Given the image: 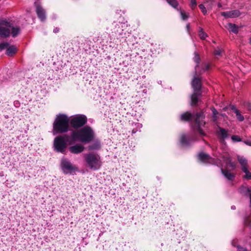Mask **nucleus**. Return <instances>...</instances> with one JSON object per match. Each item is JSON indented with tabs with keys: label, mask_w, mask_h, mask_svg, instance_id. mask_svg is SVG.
<instances>
[{
	"label": "nucleus",
	"mask_w": 251,
	"mask_h": 251,
	"mask_svg": "<svg viewBox=\"0 0 251 251\" xmlns=\"http://www.w3.org/2000/svg\"><path fill=\"white\" fill-rule=\"evenodd\" d=\"M94 138V132L89 126H85L79 130H73L70 134L71 142L80 141L84 143L91 142Z\"/></svg>",
	"instance_id": "nucleus-1"
},
{
	"label": "nucleus",
	"mask_w": 251,
	"mask_h": 251,
	"mask_svg": "<svg viewBox=\"0 0 251 251\" xmlns=\"http://www.w3.org/2000/svg\"><path fill=\"white\" fill-rule=\"evenodd\" d=\"M70 119L68 116L64 114H59L56 116L53 123V134L66 133L69 129Z\"/></svg>",
	"instance_id": "nucleus-2"
},
{
	"label": "nucleus",
	"mask_w": 251,
	"mask_h": 251,
	"mask_svg": "<svg viewBox=\"0 0 251 251\" xmlns=\"http://www.w3.org/2000/svg\"><path fill=\"white\" fill-rule=\"evenodd\" d=\"M84 158L90 169L96 170L101 167V162L99 154L95 153H87L84 155Z\"/></svg>",
	"instance_id": "nucleus-3"
},
{
	"label": "nucleus",
	"mask_w": 251,
	"mask_h": 251,
	"mask_svg": "<svg viewBox=\"0 0 251 251\" xmlns=\"http://www.w3.org/2000/svg\"><path fill=\"white\" fill-rule=\"evenodd\" d=\"M68 135L64 136L58 135L56 137L53 141L54 150L58 152L64 153L67 147L65 137H68Z\"/></svg>",
	"instance_id": "nucleus-4"
},
{
	"label": "nucleus",
	"mask_w": 251,
	"mask_h": 251,
	"mask_svg": "<svg viewBox=\"0 0 251 251\" xmlns=\"http://www.w3.org/2000/svg\"><path fill=\"white\" fill-rule=\"evenodd\" d=\"M87 121L86 116L83 114H78L75 115L70 120V124L72 127L78 129L85 125Z\"/></svg>",
	"instance_id": "nucleus-5"
},
{
	"label": "nucleus",
	"mask_w": 251,
	"mask_h": 251,
	"mask_svg": "<svg viewBox=\"0 0 251 251\" xmlns=\"http://www.w3.org/2000/svg\"><path fill=\"white\" fill-rule=\"evenodd\" d=\"M11 27H12V21L5 20H0V37L6 38L10 34Z\"/></svg>",
	"instance_id": "nucleus-6"
},
{
	"label": "nucleus",
	"mask_w": 251,
	"mask_h": 251,
	"mask_svg": "<svg viewBox=\"0 0 251 251\" xmlns=\"http://www.w3.org/2000/svg\"><path fill=\"white\" fill-rule=\"evenodd\" d=\"M191 86L194 92H201L202 80L201 75L197 71H195L191 81Z\"/></svg>",
	"instance_id": "nucleus-7"
},
{
	"label": "nucleus",
	"mask_w": 251,
	"mask_h": 251,
	"mask_svg": "<svg viewBox=\"0 0 251 251\" xmlns=\"http://www.w3.org/2000/svg\"><path fill=\"white\" fill-rule=\"evenodd\" d=\"M61 167L63 172L65 174H67L68 173L71 174L76 170V168L73 166L72 164L67 159H62Z\"/></svg>",
	"instance_id": "nucleus-8"
},
{
	"label": "nucleus",
	"mask_w": 251,
	"mask_h": 251,
	"mask_svg": "<svg viewBox=\"0 0 251 251\" xmlns=\"http://www.w3.org/2000/svg\"><path fill=\"white\" fill-rule=\"evenodd\" d=\"M34 4L36 7V12L38 18L42 22L45 21L46 19L45 10L39 3L35 2Z\"/></svg>",
	"instance_id": "nucleus-9"
},
{
	"label": "nucleus",
	"mask_w": 251,
	"mask_h": 251,
	"mask_svg": "<svg viewBox=\"0 0 251 251\" xmlns=\"http://www.w3.org/2000/svg\"><path fill=\"white\" fill-rule=\"evenodd\" d=\"M222 16L226 18H234L239 17L241 15L238 10H234L226 12H222L221 13Z\"/></svg>",
	"instance_id": "nucleus-10"
},
{
	"label": "nucleus",
	"mask_w": 251,
	"mask_h": 251,
	"mask_svg": "<svg viewBox=\"0 0 251 251\" xmlns=\"http://www.w3.org/2000/svg\"><path fill=\"white\" fill-rule=\"evenodd\" d=\"M202 92H193L191 97V105L192 106H196L200 101V98L201 96Z\"/></svg>",
	"instance_id": "nucleus-11"
},
{
	"label": "nucleus",
	"mask_w": 251,
	"mask_h": 251,
	"mask_svg": "<svg viewBox=\"0 0 251 251\" xmlns=\"http://www.w3.org/2000/svg\"><path fill=\"white\" fill-rule=\"evenodd\" d=\"M198 156L199 159L204 163H211L214 160L209 154L204 152H200Z\"/></svg>",
	"instance_id": "nucleus-12"
},
{
	"label": "nucleus",
	"mask_w": 251,
	"mask_h": 251,
	"mask_svg": "<svg viewBox=\"0 0 251 251\" xmlns=\"http://www.w3.org/2000/svg\"><path fill=\"white\" fill-rule=\"evenodd\" d=\"M85 147L80 144H77L69 148L70 151L74 154H78L84 151Z\"/></svg>",
	"instance_id": "nucleus-13"
},
{
	"label": "nucleus",
	"mask_w": 251,
	"mask_h": 251,
	"mask_svg": "<svg viewBox=\"0 0 251 251\" xmlns=\"http://www.w3.org/2000/svg\"><path fill=\"white\" fill-rule=\"evenodd\" d=\"M194 118V115L190 112L186 111L181 115L180 120L182 122H189Z\"/></svg>",
	"instance_id": "nucleus-14"
},
{
	"label": "nucleus",
	"mask_w": 251,
	"mask_h": 251,
	"mask_svg": "<svg viewBox=\"0 0 251 251\" xmlns=\"http://www.w3.org/2000/svg\"><path fill=\"white\" fill-rule=\"evenodd\" d=\"M240 192L246 196L249 197L251 202V187L242 186L239 188Z\"/></svg>",
	"instance_id": "nucleus-15"
},
{
	"label": "nucleus",
	"mask_w": 251,
	"mask_h": 251,
	"mask_svg": "<svg viewBox=\"0 0 251 251\" xmlns=\"http://www.w3.org/2000/svg\"><path fill=\"white\" fill-rule=\"evenodd\" d=\"M205 118V115L204 112L202 111L197 112L195 115H194V121L196 125H199L201 124V121L202 119Z\"/></svg>",
	"instance_id": "nucleus-16"
},
{
	"label": "nucleus",
	"mask_w": 251,
	"mask_h": 251,
	"mask_svg": "<svg viewBox=\"0 0 251 251\" xmlns=\"http://www.w3.org/2000/svg\"><path fill=\"white\" fill-rule=\"evenodd\" d=\"M221 172L223 175L229 180H233L235 178V175L226 169L221 168Z\"/></svg>",
	"instance_id": "nucleus-17"
},
{
	"label": "nucleus",
	"mask_w": 251,
	"mask_h": 251,
	"mask_svg": "<svg viewBox=\"0 0 251 251\" xmlns=\"http://www.w3.org/2000/svg\"><path fill=\"white\" fill-rule=\"evenodd\" d=\"M237 159L241 166L242 170L244 169V167L245 168H248V160L244 156H238Z\"/></svg>",
	"instance_id": "nucleus-18"
},
{
	"label": "nucleus",
	"mask_w": 251,
	"mask_h": 251,
	"mask_svg": "<svg viewBox=\"0 0 251 251\" xmlns=\"http://www.w3.org/2000/svg\"><path fill=\"white\" fill-rule=\"evenodd\" d=\"M218 128L219 129V131L217 132L218 135L223 140L226 138L228 135L226 130L220 126H218Z\"/></svg>",
	"instance_id": "nucleus-19"
},
{
	"label": "nucleus",
	"mask_w": 251,
	"mask_h": 251,
	"mask_svg": "<svg viewBox=\"0 0 251 251\" xmlns=\"http://www.w3.org/2000/svg\"><path fill=\"white\" fill-rule=\"evenodd\" d=\"M179 142L182 146H188L190 145V140L185 134H182L179 138Z\"/></svg>",
	"instance_id": "nucleus-20"
},
{
	"label": "nucleus",
	"mask_w": 251,
	"mask_h": 251,
	"mask_svg": "<svg viewBox=\"0 0 251 251\" xmlns=\"http://www.w3.org/2000/svg\"><path fill=\"white\" fill-rule=\"evenodd\" d=\"M100 142L99 141H96L91 145H89L88 147V149L90 151L97 150L100 149Z\"/></svg>",
	"instance_id": "nucleus-21"
},
{
	"label": "nucleus",
	"mask_w": 251,
	"mask_h": 251,
	"mask_svg": "<svg viewBox=\"0 0 251 251\" xmlns=\"http://www.w3.org/2000/svg\"><path fill=\"white\" fill-rule=\"evenodd\" d=\"M20 28L19 26H14L12 22V27H11L10 31H11L12 36L14 38L16 37L20 32Z\"/></svg>",
	"instance_id": "nucleus-22"
},
{
	"label": "nucleus",
	"mask_w": 251,
	"mask_h": 251,
	"mask_svg": "<svg viewBox=\"0 0 251 251\" xmlns=\"http://www.w3.org/2000/svg\"><path fill=\"white\" fill-rule=\"evenodd\" d=\"M17 51V49L15 46H11L7 48L6 50V54L8 56H13Z\"/></svg>",
	"instance_id": "nucleus-23"
},
{
	"label": "nucleus",
	"mask_w": 251,
	"mask_h": 251,
	"mask_svg": "<svg viewBox=\"0 0 251 251\" xmlns=\"http://www.w3.org/2000/svg\"><path fill=\"white\" fill-rule=\"evenodd\" d=\"M228 27L230 31H231L235 34H237L238 33V27L235 24L228 23Z\"/></svg>",
	"instance_id": "nucleus-24"
},
{
	"label": "nucleus",
	"mask_w": 251,
	"mask_h": 251,
	"mask_svg": "<svg viewBox=\"0 0 251 251\" xmlns=\"http://www.w3.org/2000/svg\"><path fill=\"white\" fill-rule=\"evenodd\" d=\"M194 54H195V56L193 58V60H194V62L197 63V65L195 67V71H197V68L199 66V64H200V61H201V58H200V57L198 52H195Z\"/></svg>",
	"instance_id": "nucleus-25"
},
{
	"label": "nucleus",
	"mask_w": 251,
	"mask_h": 251,
	"mask_svg": "<svg viewBox=\"0 0 251 251\" xmlns=\"http://www.w3.org/2000/svg\"><path fill=\"white\" fill-rule=\"evenodd\" d=\"M226 165L227 166V167L230 168L231 170H235L236 167V164L234 162H232L231 161V159L226 162Z\"/></svg>",
	"instance_id": "nucleus-26"
},
{
	"label": "nucleus",
	"mask_w": 251,
	"mask_h": 251,
	"mask_svg": "<svg viewBox=\"0 0 251 251\" xmlns=\"http://www.w3.org/2000/svg\"><path fill=\"white\" fill-rule=\"evenodd\" d=\"M198 32L199 37L202 40H204L207 36V34L203 31V29L201 27H199Z\"/></svg>",
	"instance_id": "nucleus-27"
},
{
	"label": "nucleus",
	"mask_w": 251,
	"mask_h": 251,
	"mask_svg": "<svg viewBox=\"0 0 251 251\" xmlns=\"http://www.w3.org/2000/svg\"><path fill=\"white\" fill-rule=\"evenodd\" d=\"M168 4L175 9H177L178 3L176 0H166Z\"/></svg>",
	"instance_id": "nucleus-28"
},
{
	"label": "nucleus",
	"mask_w": 251,
	"mask_h": 251,
	"mask_svg": "<svg viewBox=\"0 0 251 251\" xmlns=\"http://www.w3.org/2000/svg\"><path fill=\"white\" fill-rule=\"evenodd\" d=\"M242 171L246 174L244 176V178L248 180L251 179V173L250 172V171L248 170V168H245L244 167Z\"/></svg>",
	"instance_id": "nucleus-29"
},
{
	"label": "nucleus",
	"mask_w": 251,
	"mask_h": 251,
	"mask_svg": "<svg viewBox=\"0 0 251 251\" xmlns=\"http://www.w3.org/2000/svg\"><path fill=\"white\" fill-rule=\"evenodd\" d=\"M196 129L201 136H205L206 134L201 127V124L196 125Z\"/></svg>",
	"instance_id": "nucleus-30"
},
{
	"label": "nucleus",
	"mask_w": 251,
	"mask_h": 251,
	"mask_svg": "<svg viewBox=\"0 0 251 251\" xmlns=\"http://www.w3.org/2000/svg\"><path fill=\"white\" fill-rule=\"evenodd\" d=\"M196 129L201 136H205L206 134L201 127V124L196 125Z\"/></svg>",
	"instance_id": "nucleus-31"
},
{
	"label": "nucleus",
	"mask_w": 251,
	"mask_h": 251,
	"mask_svg": "<svg viewBox=\"0 0 251 251\" xmlns=\"http://www.w3.org/2000/svg\"><path fill=\"white\" fill-rule=\"evenodd\" d=\"M235 113L236 114V116L237 117V118L240 121H244V117L243 115H242L240 113V111L237 110V109H235Z\"/></svg>",
	"instance_id": "nucleus-32"
},
{
	"label": "nucleus",
	"mask_w": 251,
	"mask_h": 251,
	"mask_svg": "<svg viewBox=\"0 0 251 251\" xmlns=\"http://www.w3.org/2000/svg\"><path fill=\"white\" fill-rule=\"evenodd\" d=\"M244 224L246 226L251 227V216L247 217L244 220Z\"/></svg>",
	"instance_id": "nucleus-33"
},
{
	"label": "nucleus",
	"mask_w": 251,
	"mask_h": 251,
	"mask_svg": "<svg viewBox=\"0 0 251 251\" xmlns=\"http://www.w3.org/2000/svg\"><path fill=\"white\" fill-rule=\"evenodd\" d=\"M243 105L245 108H246L247 110L250 111L251 109V104L249 101H244L243 103Z\"/></svg>",
	"instance_id": "nucleus-34"
},
{
	"label": "nucleus",
	"mask_w": 251,
	"mask_h": 251,
	"mask_svg": "<svg viewBox=\"0 0 251 251\" xmlns=\"http://www.w3.org/2000/svg\"><path fill=\"white\" fill-rule=\"evenodd\" d=\"M180 15H181V19L183 20H186L189 17V15L188 14H187L186 13V12L184 11H183V10H181L180 11Z\"/></svg>",
	"instance_id": "nucleus-35"
},
{
	"label": "nucleus",
	"mask_w": 251,
	"mask_h": 251,
	"mask_svg": "<svg viewBox=\"0 0 251 251\" xmlns=\"http://www.w3.org/2000/svg\"><path fill=\"white\" fill-rule=\"evenodd\" d=\"M9 46V44L7 42H3L0 44V51L7 48Z\"/></svg>",
	"instance_id": "nucleus-36"
},
{
	"label": "nucleus",
	"mask_w": 251,
	"mask_h": 251,
	"mask_svg": "<svg viewBox=\"0 0 251 251\" xmlns=\"http://www.w3.org/2000/svg\"><path fill=\"white\" fill-rule=\"evenodd\" d=\"M231 139L233 142H240L242 141V139L238 135H234L231 136Z\"/></svg>",
	"instance_id": "nucleus-37"
},
{
	"label": "nucleus",
	"mask_w": 251,
	"mask_h": 251,
	"mask_svg": "<svg viewBox=\"0 0 251 251\" xmlns=\"http://www.w3.org/2000/svg\"><path fill=\"white\" fill-rule=\"evenodd\" d=\"M199 7L203 15H206L207 14V10L203 4H200L199 5Z\"/></svg>",
	"instance_id": "nucleus-38"
},
{
	"label": "nucleus",
	"mask_w": 251,
	"mask_h": 251,
	"mask_svg": "<svg viewBox=\"0 0 251 251\" xmlns=\"http://www.w3.org/2000/svg\"><path fill=\"white\" fill-rule=\"evenodd\" d=\"M197 5V2L196 0H191V7L192 9H194Z\"/></svg>",
	"instance_id": "nucleus-39"
},
{
	"label": "nucleus",
	"mask_w": 251,
	"mask_h": 251,
	"mask_svg": "<svg viewBox=\"0 0 251 251\" xmlns=\"http://www.w3.org/2000/svg\"><path fill=\"white\" fill-rule=\"evenodd\" d=\"M211 110L212 112V115H218L219 112L214 107H212L211 108Z\"/></svg>",
	"instance_id": "nucleus-40"
},
{
	"label": "nucleus",
	"mask_w": 251,
	"mask_h": 251,
	"mask_svg": "<svg viewBox=\"0 0 251 251\" xmlns=\"http://www.w3.org/2000/svg\"><path fill=\"white\" fill-rule=\"evenodd\" d=\"M223 158L224 159V160L225 163L231 159V158L229 155L224 156Z\"/></svg>",
	"instance_id": "nucleus-41"
},
{
	"label": "nucleus",
	"mask_w": 251,
	"mask_h": 251,
	"mask_svg": "<svg viewBox=\"0 0 251 251\" xmlns=\"http://www.w3.org/2000/svg\"><path fill=\"white\" fill-rule=\"evenodd\" d=\"M222 52V50L218 49L217 50H215L214 51V54L216 55H220Z\"/></svg>",
	"instance_id": "nucleus-42"
},
{
	"label": "nucleus",
	"mask_w": 251,
	"mask_h": 251,
	"mask_svg": "<svg viewBox=\"0 0 251 251\" xmlns=\"http://www.w3.org/2000/svg\"><path fill=\"white\" fill-rule=\"evenodd\" d=\"M217 115H212V121L214 123L217 122V120L218 119V117Z\"/></svg>",
	"instance_id": "nucleus-43"
},
{
	"label": "nucleus",
	"mask_w": 251,
	"mask_h": 251,
	"mask_svg": "<svg viewBox=\"0 0 251 251\" xmlns=\"http://www.w3.org/2000/svg\"><path fill=\"white\" fill-rule=\"evenodd\" d=\"M210 68V64H206L204 65V68H203V70H205V71H208V70H209Z\"/></svg>",
	"instance_id": "nucleus-44"
},
{
	"label": "nucleus",
	"mask_w": 251,
	"mask_h": 251,
	"mask_svg": "<svg viewBox=\"0 0 251 251\" xmlns=\"http://www.w3.org/2000/svg\"><path fill=\"white\" fill-rule=\"evenodd\" d=\"M59 30H60V29L59 27H55L54 29H53V32L55 33H57L58 32H59Z\"/></svg>",
	"instance_id": "nucleus-45"
},
{
	"label": "nucleus",
	"mask_w": 251,
	"mask_h": 251,
	"mask_svg": "<svg viewBox=\"0 0 251 251\" xmlns=\"http://www.w3.org/2000/svg\"><path fill=\"white\" fill-rule=\"evenodd\" d=\"M238 251H248L246 249L243 248L242 247H238Z\"/></svg>",
	"instance_id": "nucleus-46"
},
{
	"label": "nucleus",
	"mask_w": 251,
	"mask_h": 251,
	"mask_svg": "<svg viewBox=\"0 0 251 251\" xmlns=\"http://www.w3.org/2000/svg\"><path fill=\"white\" fill-rule=\"evenodd\" d=\"M244 143L246 145L251 146V141H244Z\"/></svg>",
	"instance_id": "nucleus-47"
},
{
	"label": "nucleus",
	"mask_w": 251,
	"mask_h": 251,
	"mask_svg": "<svg viewBox=\"0 0 251 251\" xmlns=\"http://www.w3.org/2000/svg\"><path fill=\"white\" fill-rule=\"evenodd\" d=\"M218 7L220 8V7H221L222 6V4L221 3L219 2L218 3Z\"/></svg>",
	"instance_id": "nucleus-48"
},
{
	"label": "nucleus",
	"mask_w": 251,
	"mask_h": 251,
	"mask_svg": "<svg viewBox=\"0 0 251 251\" xmlns=\"http://www.w3.org/2000/svg\"><path fill=\"white\" fill-rule=\"evenodd\" d=\"M190 27V25L188 24L186 25V28L188 30Z\"/></svg>",
	"instance_id": "nucleus-49"
},
{
	"label": "nucleus",
	"mask_w": 251,
	"mask_h": 251,
	"mask_svg": "<svg viewBox=\"0 0 251 251\" xmlns=\"http://www.w3.org/2000/svg\"><path fill=\"white\" fill-rule=\"evenodd\" d=\"M250 44H251V39H250Z\"/></svg>",
	"instance_id": "nucleus-50"
},
{
	"label": "nucleus",
	"mask_w": 251,
	"mask_h": 251,
	"mask_svg": "<svg viewBox=\"0 0 251 251\" xmlns=\"http://www.w3.org/2000/svg\"><path fill=\"white\" fill-rule=\"evenodd\" d=\"M232 107H233V108H232V109H234V106H232Z\"/></svg>",
	"instance_id": "nucleus-51"
},
{
	"label": "nucleus",
	"mask_w": 251,
	"mask_h": 251,
	"mask_svg": "<svg viewBox=\"0 0 251 251\" xmlns=\"http://www.w3.org/2000/svg\"><path fill=\"white\" fill-rule=\"evenodd\" d=\"M232 107H233V108H232V109H234V106H232Z\"/></svg>",
	"instance_id": "nucleus-52"
},
{
	"label": "nucleus",
	"mask_w": 251,
	"mask_h": 251,
	"mask_svg": "<svg viewBox=\"0 0 251 251\" xmlns=\"http://www.w3.org/2000/svg\"><path fill=\"white\" fill-rule=\"evenodd\" d=\"M232 107H233V108H232V109H234V106H232Z\"/></svg>",
	"instance_id": "nucleus-53"
}]
</instances>
